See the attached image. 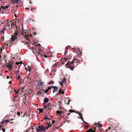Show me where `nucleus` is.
Segmentation results:
<instances>
[{
  "mask_svg": "<svg viewBox=\"0 0 132 132\" xmlns=\"http://www.w3.org/2000/svg\"><path fill=\"white\" fill-rule=\"evenodd\" d=\"M80 60L76 59H74L71 61H68L67 65L68 67L72 70L74 67H76L79 63H80Z\"/></svg>",
  "mask_w": 132,
  "mask_h": 132,
  "instance_id": "nucleus-1",
  "label": "nucleus"
},
{
  "mask_svg": "<svg viewBox=\"0 0 132 132\" xmlns=\"http://www.w3.org/2000/svg\"><path fill=\"white\" fill-rule=\"evenodd\" d=\"M13 26V23L12 21H11L10 22H8L6 23V25L5 26H6V27H9V28L10 29V28H12L13 27H12V26Z\"/></svg>",
  "mask_w": 132,
  "mask_h": 132,
  "instance_id": "nucleus-2",
  "label": "nucleus"
},
{
  "mask_svg": "<svg viewBox=\"0 0 132 132\" xmlns=\"http://www.w3.org/2000/svg\"><path fill=\"white\" fill-rule=\"evenodd\" d=\"M38 128H39V130L37 129V130L38 131H45V129L44 127L42 126H38Z\"/></svg>",
  "mask_w": 132,
  "mask_h": 132,
  "instance_id": "nucleus-3",
  "label": "nucleus"
},
{
  "mask_svg": "<svg viewBox=\"0 0 132 132\" xmlns=\"http://www.w3.org/2000/svg\"><path fill=\"white\" fill-rule=\"evenodd\" d=\"M69 111L70 112V113H68L67 114V117L66 118H69L68 116H69V115L70 114V113H72V112H75V111H74V110H72L71 109L70 110H69ZM65 113L66 114V115H67V111H65Z\"/></svg>",
  "mask_w": 132,
  "mask_h": 132,
  "instance_id": "nucleus-4",
  "label": "nucleus"
},
{
  "mask_svg": "<svg viewBox=\"0 0 132 132\" xmlns=\"http://www.w3.org/2000/svg\"><path fill=\"white\" fill-rule=\"evenodd\" d=\"M51 88H53L54 89L53 91V93H54L55 92L57 91L58 89V87L57 86H51Z\"/></svg>",
  "mask_w": 132,
  "mask_h": 132,
  "instance_id": "nucleus-5",
  "label": "nucleus"
},
{
  "mask_svg": "<svg viewBox=\"0 0 132 132\" xmlns=\"http://www.w3.org/2000/svg\"><path fill=\"white\" fill-rule=\"evenodd\" d=\"M44 82H43L41 80H39L38 82V85L39 86H43Z\"/></svg>",
  "mask_w": 132,
  "mask_h": 132,
  "instance_id": "nucleus-6",
  "label": "nucleus"
},
{
  "mask_svg": "<svg viewBox=\"0 0 132 132\" xmlns=\"http://www.w3.org/2000/svg\"><path fill=\"white\" fill-rule=\"evenodd\" d=\"M56 113L57 114H60V116H61V115L64 114V115H65V112H62V111H57L56 112Z\"/></svg>",
  "mask_w": 132,
  "mask_h": 132,
  "instance_id": "nucleus-7",
  "label": "nucleus"
},
{
  "mask_svg": "<svg viewBox=\"0 0 132 132\" xmlns=\"http://www.w3.org/2000/svg\"><path fill=\"white\" fill-rule=\"evenodd\" d=\"M9 7V6H2L0 8V11H1L2 9L3 10H6V9L8 8Z\"/></svg>",
  "mask_w": 132,
  "mask_h": 132,
  "instance_id": "nucleus-8",
  "label": "nucleus"
},
{
  "mask_svg": "<svg viewBox=\"0 0 132 132\" xmlns=\"http://www.w3.org/2000/svg\"><path fill=\"white\" fill-rule=\"evenodd\" d=\"M66 79L65 78H64L63 79L62 81L61 82H60V84H61V86H63V84L64 83V82L65 83L66 82Z\"/></svg>",
  "mask_w": 132,
  "mask_h": 132,
  "instance_id": "nucleus-9",
  "label": "nucleus"
},
{
  "mask_svg": "<svg viewBox=\"0 0 132 132\" xmlns=\"http://www.w3.org/2000/svg\"><path fill=\"white\" fill-rule=\"evenodd\" d=\"M13 64L12 62L10 63H9L8 64V65H7L6 67H8L10 68H12L13 67Z\"/></svg>",
  "mask_w": 132,
  "mask_h": 132,
  "instance_id": "nucleus-10",
  "label": "nucleus"
},
{
  "mask_svg": "<svg viewBox=\"0 0 132 132\" xmlns=\"http://www.w3.org/2000/svg\"><path fill=\"white\" fill-rule=\"evenodd\" d=\"M9 121V119H6V120H5L4 121L2 122L1 123L2 124H5V123H7V122H10Z\"/></svg>",
  "mask_w": 132,
  "mask_h": 132,
  "instance_id": "nucleus-11",
  "label": "nucleus"
},
{
  "mask_svg": "<svg viewBox=\"0 0 132 132\" xmlns=\"http://www.w3.org/2000/svg\"><path fill=\"white\" fill-rule=\"evenodd\" d=\"M49 101V99L48 98H44V103H47Z\"/></svg>",
  "mask_w": 132,
  "mask_h": 132,
  "instance_id": "nucleus-12",
  "label": "nucleus"
},
{
  "mask_svg": "<svg viewBox=\"0 0 132 132\" xmlns=\"http://www.w3.org/2000/svg\"><path fill=\"white\" fill-rule=\"evenodd\" d=\"M17 37L12 36L11 39H12V41H13L17 39Z\"/></svg>",
  "mask_w": 132,
  "mask_h": 132,
  "instance_id": "nucleus-13",
  "label": "nucleus"
},
{
  "mask_svg": "<svg viewBox=\"0 0 132 132\" xmlns=\"http://www.w3.org/2000/svg\"><path fill=\"white\" fill-rule=\"evenodd\" d=\"M19 0H12V3H14L19 4Z\"/></svg>",
  "mask_w": 132,
  "mask_h": 132,
  "instance_id": "nucleus-14",
  "label": "nucleus"
},
{
  "mask_svg": "<svg viewBox=\"0 0 132 132\" xmlns=\"http://www.w3.org/2000/svg\"><path fill=\"white\" fill-rule=\"evenodd\" d=\"M95 130H93L92 129H89L88 130H87V131H85V132H95Z\"/></svg>",
  "mask_w": 132,
  "mask_h": 132,
  "instance_id": "nucleus-15",
  "label": "nucleus"
},
{
  "mask_svg": "<svg viewBox=\"0 0 132 132\" xmlns=\"http://www.w3.org/2000/svg\"><path fill=\"white\" fill-rule=\"evenodd\" d=\"M51 89V87H49L48 89H46L44 91V92L45 93H47L49 91V90Z\"/></svg>",
  "mask_w": 132,
  "mask_h": 132,
  "instance_id": "nucleus-16",
  "label": "nucleus"
},
{
  "mask_svg": "<svg viewBox=\"0 0 132 132\" xmlns=\"http://www.w3.org/2000/svg\"><path fill=\"white\" fill-rule=\"evenodd\" d=\"M22 34L25 37L27 36V32L26 31H22Z\"/></svg>",
  "mask_w": 132,
  "mask_h": 132,
  "instance_id": "nucleus-17",
  "label": "nucleus"
},
{
  "mask_svg": "<svg viewBox=\"0 0 132 132\" xmlns=\"http://www.w3.org/2000/svg\"><path fill=\"white\" fill-rule=\"evenodd\" d=\"M68 49V48H67V47L66 48V49L65 50V52L64 53V55H65V56H66V55H67V49Z\"/></svg>",
  "mask_w": 132,
  "mask_h": 132,
  "instance_id": "nucleus-18",
  "label": "nucleus"
},
{
  "mask_svg": "<svg viewBox=\"0 0 132 132\" xmlns=\"http://www.w3.org/2000/svg\"><path fill=\"white\" fill-rule=\"evenodd\" d=\"M20 68V67H19L18 68H19L18 70L16 71L15 74H16V76H17V75L18 74V73L19 72V69Z\"/></svg>",
  "mask_w": 132,
  "mask_h": 132,
  "instance_id": "nucleus-19",
  "label": "nucleus"
},
{
  "mask_svg": "<svg viewBox=\"0 0 132 132\" xmlns=\"http://www.w3.org/2000/svg\"><path fill=\"white\" fill-rule=\"evenodd\" d=\"M6 28V26H4V28L3 30L1 31V33H4V30Z\"/></svg>",
  "mask_w": 132,
  "mask_h": 132,
  "instance_id": "nucleus-20",
  "label": "nucleus"
},
{
  "mask_svg": "<svg viewBox=\"0 0 132 132\" xmlns=\"http://www.w3.org/2000/svg\"><path fill=\"white\" fill-rule=\"evenodd\" d=\"M18 33L16 32H15L14 33V35L13 36L14 37H17V35Z\"/></svg>",
  "mask_w": 132,
  "mask_h": 132,
  "instance_id": "nucleus-21",
  "label": "nucleus"
},
{
  "mask_svg": "<svg viewBox=\"0 0 132 132\" xmlns=\"http://www.w3.org/2000/svg\"><path fill=\"white\" fill-rule=\"evenodd\" d=\"M85 129H88L89 128L88 127V126L89 125L88 124L87 125V124H85Z\"/></svg>",
  "mask_w": 132,
  "mask_h": 132,
  "instance_id": "nucleus-22",
  "label": "nucleus"
},
{
  "mask_svg": "<svg viewBox=\"0 0 132 132\" xmlns=\"http://www.w3.org/2000/svg\"><path fill=\"white\" fill-rule=\"evenodd\" d=\"M44 119L46 120L47 119H48V118L47 116H45L44 118Z\"/></svg>",
  "mask_w": 132,
  "mask_h": 132,
  "instance_id": "nucleus-23",
  "label": "nucleus"
},
{
  "mask_svg": "<svg viewBox=\"0 0 132 132\" xmlns=\"http://www.w3.org/2000/svg\"><path fill=\"white\" fill-rule=\"evenodd\" d=\"M18 77L16 79H17V80H18L19 79H20L21 80H22L21 79V78L20 76V75H18Z\"/></svg>",
  "mask_w": 132,
  "mask_h": 132,
  "instance_id": "nucleus-24",
  "label": "nucleus"
},
{
  "mask_svg": "<svg viewBox=\"0 0 132 132\" xmlns=\"http://www.w3.org/2000/svg\"><path fill=\"white\" fill-rule=\"evenodd\" d=\"M97 124L98 125V126L99 127H101L102 126L100 124L98 123H97Z\"/></svg>",
  "mask_w": 132,
  "mask_h": 132,
  "instance_id": "nucleus-25",
  "label": "nucleus"
},
{
  "mask_svg": "<svg viewBox=\"0 0 132 132\" xmlns=\"http://www.w3.org/2000/svg\"><path fill=\"white\" fill-rule=\"evenodd\" d=\"M27 67L28 68V71H29V72H30V70L31 69V67L29 66H28Z\"/></svg>",
  "mask_w": 132,
  "mask_h": 132,
  "instance_id": "nucleus-26",
  "label": "nucleus"
},
{
  "mask_svg": "<svg viewBox=\"0 0 132 132\" xmlns=\"http://www.w3.org/2000/svg\"><path fill=\"white\" fill-rule=\"evenodd\" d=\"M62 89H60V90H59V95H60V94L61 93V91H62Z\"/></svg>",
  "mask_w": 132,
  "mask_h": 132,
  "instance_id": "nucleus-27",
  "label": "nucleus"
},
{
  "mask_svg": "<svg viewBox=\"0 0 132 132\" xmlns=\"http://www.w3.org/2000/svg\"><path fill=\"white\" fill-rule=\"evenodd\" d=\"M39 110L40 113L42 112L43 111V109H39Z\"/></svg>",
  "mask_w": 132,
  "mask_h": 132,
  "instance_id": "nucleus-28",
  "label": "nucleus"
},
{
  "mask_svg": "<svg viewBox=\"0 0 132 132\" xmlns=\"http://www.w3.org/2000/svg\"><path fill=\"white\" fill-rule=\"evenodd\" d=\"M50 104V103H49L47 105H46V106L48 108L47 110H48L50 109V108H49V104Z\"/></svg>",
  "mask_w": 132,
  "mask_h": 132,
  "instance_id": "nucleus-29",
  "label": "nucleus"
},
{
  "mask_svg": "<svg viewBox=\"0 0 132 132\" xmlns=\"http://www.w3.org/2000/svg\"><path fill=\"white\" fill-rule=\"evenodd\" d=\"M51 83L52 84H53L54 83V82L53 81H51V82H49L48 84H50Z\"/></svg>",
  "mask_w": 132,
  "mask_h": 132,
  "instance_id": "nucleus-30",
  "label": "nucleus"
},
{
  "mask_svg": "<svg viewBox=\"0 0 132 132\" xmlns=\"http://www.w3.org/2000/svg\"><path fill=\"white\" fill-rule=\"evenodd\" d=\"M42 90H40V91H39L38 92V93L39 94H41L42 93Z\"/></svg>",
  "mask_w": 132,
  "mask_h": 132,
  "instance_id": "nucleus-31",
  "label": "nucleus"
},
{
  "mask_svg": "<svg viewBox=\"0 0 132 132\" xmlns=\"http://www.w3.org/2000/svg\"><path fill=\"white\" fill-rule=\"evenodd\" d=\"M80 118L82 120H84V119L82 117V115H81V116H80Z\"/></svg>",
  "mask_w": 132,
  "mask_h": 132,
  "instance_id": "nucleus-32",
  "label": "nucleus"
},
{
  "mask_svg": "<svg viewBox=\"0 0 132 132\" xmlns=\"http://www.w3.org/2000/svg\"><path fill=\"white\" fill-rule=\"evenodd\" d=\"M44 106L45 109H47V108L46 106V105L44 104Z\"/></svg>",
  "mask_w": 132,
  "mask_h": 132,
  "instance_id": "nucleus-33",
  "label": "nucleus"
},
{
  "mask_svg": "<svg viewBox=\"0 0 132 132\" xmlns=\"http://www.w3.org/2000/svg\"><path fill=\"white\" fill-rule=\"evenodd\" d=\"M83 121V122L84 123H85V124H87V125H88V123L87 122H85L84 120H82Z\"/></svg>",
  "mask_w": 132,
  "mask_h": 132,
  "instance_id": "nucleus-34",
  "label": "nucleus"
},
{
  "mask_svg": "<svg viewBox=\"0 0 132 132\" xmlns=\"http://www.w3.org/2000/svg\"><path fill=\"white\" fill-rule=\"evenodd\" d=\"M26 9L27 10H29L30 9V7H26Z\"/></svg>",
  "mask_w": 132,
  "mask_h": 132,
  "instance_id": "nucleus-35",
  "label": "nucleus"
},
{
  "mask_svg": "<svg viewBox=\"0 0 132 132\" xmlns=\"http://www.w3.org/2000/svg\"><path fill=\"white\" fill-rule=\"evenodd\" d=\"M78 113L79 114V115L80 116H81V115H82L81 114V112H79V113Z\"/></svg>",
  "mask_w": 132,
  "mask_h": 132,
  "instance_id": "nucleus-36",
  "label": "nucleus"
},
{
  "mask_svg": "<svg viewBox=\"0 0 132 132\" xmlns=\"http://www.w3.org/2000/svg\"><path fill=\"white\" fill-rule=\"evenodd\" d=\"M46 123L48 124H50V125H52V124L51 123V122L50 121L49 122H47Z\"/></svg>",
  "mask_w": 132,
  "mask_h": 132,
  "instance_id": "nucleus-37",
  "label": "nucleus"
},
{
  "mask_svg": "<svg viewBox=\"0 0 132 132\" xmlns=\"http://www.w3.org/2000/svg\"><path fill=\"white\" fill-rule=\"evenodd\" d=\"M112 127H109L108 128V130H110V129H112Z\"/></svg>",
  "mask_w": 132,
  "mask_h": 132,
  "instance_id": "nucleus-38",
  "label": "nucleus"
},
{
  "mask_svg": "<svg viewBox=\"0 0 132 132\" xmlns=\"http://www.w3.org/2000/svg\"><path fill=\"white\" fill-rule=\"evenodd\" d=\"M55 120H53L52 121V124H53V123H54L55 122Z\"/></svg>",
  "mask_w": 132,
  "mask_h": 132,
  "instance_id": "nucleus-39",
  "label": "nucleus"
},
{
  "mask_svg": "<svg viewBox=\"0 0 132 132\" xmlns=\"http://www.w3.org/2000/svg\"><path fill=\"white\" fill-rule=\"evenodd\" d=\"M9 70L10 71H11V70H12V68H10V67H9Z\"/></svg>",
  "mask_w": 132,
  "mask_h": 132,
  "instance_id": "nucleus-40",
  "label": "nucleus"
},
{
  "mask_svg": "<svg viewBox=\"0 0 132 132\" xmlns=\"http://www.w3.org/2000/svg\"><path fill=\"white\" fill-rule=\"evenodd\" d=\"M17 114L18 115H19V116L20 114V112H17Z\"/></svg>",
  "mask_w": 132,
  "mask_h": 132,
  "instance_id": "nucleus-41",
  "label": "nucleus"
},
{
  "mask_svg": "<svg viewBox=\"0 0 132 132\" xmlns=\"http://www.w3.org/2000/svg\"><path fill=\"white\" fill-rule=\"evenodd\" d=\"M47 124L48 126L49 127H50L51 126V125L49 124Z\"/></svg>",
  "mask_w": 132,
  "mask_h": 132,
  "instance_id": "nucleus-42",
  "label": "nucleus"
},
{
  "mask_svg": "<svg viewBox=\"0 0 132 132\" xmlns=\"http://www.w3.org/2000/svg\"><path fill=\"white\" fill-rule=\"evenodd\" d=\"M56 65L55 64H53V65H52V67H55V66H56Z\"/></svg>",
  "mask_w": 132,
  "mask_h": 132,
  "instance_id": "nucleus-43",
  "label": "nucleus"
},
{
  "mask_svg": "<svg viewBox=\"0 0 132 132\" xmlns=\"http://www.w3.org/2000/svg\"><path fill=\"white\" fill-rule=\"evenodd\" d=\"M19 64V62H16V65H18Z\"/></svg>",
  "mask_w": 132,
  "mask_h": 132,
  "instance_id": "nucleus-44",
  "label": "nucleus"
},
{
  "mask_svg": "<svg viewBox=\"0 0 132 132\" xmlns=\"http://www.w3.org/2000/svg\"><path fill=\"white\" fill-rule=\"evenodd\" d=\"M70 100H68V102L67 103V104L68 105H69V103H70Z\"/></svg>",
  "mask_w": 132,
  "mask_h": 132,
  "instance_id": "nucleus-45",
  "label": "nucleus"
},
{
  "mask_svg": "<svg viewBox=\"0 0 132 132\" xmlns=\"http://www.w3.org/2000/svg\"><path fill=\"white\" fill-rule=\"evenodd\" d=\"M64 92L63 91H62V92H61V93L62 94H64Z\"/></svg>",
  "mask_w": 132,
  "mask_h": 132,
  "instance_id": "nucleus-46",
  "label": "nucleus"
},
{
  "mask_svg": "<svg viewBox=\"0 0 132 132\" xmlns=\"http://www.w3.org/2000/svg\"><path fill=\"white\" fill-rule=\"evenodd\" d=\"M12 83V82L11 81H10L9 82V84H10Z\"/></svg>",
  "mask_w": 132,
  "mask_h": 132,
  "instance_id": "nucleus-47",
  "label": "nucleus"
},
{
  "mask_svg": "<svg viewBox=\"0 0 132 132\" xmlns=\"http://www.w3.org/2000/svg\"><path fill=\"white\" fill-rule=\"evenodd\" d=\"M2 130L4 132L5 131V129H3Z\"/></svg>",
  "mask_w": 132,
  "mask_h": 132,
  "instance_id": "nucleus-48",
  "label": "nucleus"
},
{
  "mask_svg": "<svg viewBox=\"0 0 132 132\" xmlns=\"http://www.w3.org/2000/svg\"><path fill=\"white\" fill-rule=\"evenodd\" d=\"M6 78L7 79H9L10 78V77L9 76H7L6 77Z\"/></svg>",
  "mask_w": 132,
  "mask_h": 132,
  "instance_id": "nucleus-49",
  "label": "nucleus"
},
{
  "mask_svg": "<svg viewBox=\"0 0 132 132\" xmlns=\"http://www.w3.org/2000/svg\"><path fill=\"white\" fill-rule=\"evenodd\" d=\"M44 56L45 57H47V56L46 55H44Z\"/></svg>",
  "mask_w": 132,
  "mask_h": 132,
  "instance_id": "nucleus-50",
  "label": "nucleus"
},
{
  "mask_svg": "<svg viewBox=\"0 0 132 132\" xmlns=\"http://www.w3.org/2000/svg\"><path fill=\"white\" fill-rule=\"evenodd\" d=\"M67 121H68V120L65 119V122H66Z\"/></svg>",
  "mask_w": 132,
  "mask_h": 132,
  "instance_id": "nucleus-51",
  "label": "nucleus"
},
{
  "mask_svg": "<svg viewBox=\"0 0 132 132\" xmlns=\"http://www.w3.org/2000/svg\"><path fill=\"white\" fill-rule=\"evenodd\" d=\"M28 68H26V67H25V69L27 71V70H28Z\"/></svg>",
  "mask_w": 132,
  "mask_h": 132,
  "instance_id": "nucleus-52",
  "label": "nucleus"
},
{
  "mask_svg": "<svg viewBox=\"0 0 132 132\" xmlns=\"http://www.w3.org/2000/svg\"><path fill=\"white\" fill-rule=\"evenodd\" d=\"M49 127L48 126H47L46 127V129H48V127Z\"/></svg>",
  "mask_w": 132,
  "mask_h": 132,
  "instance_id": "nucleus-53",
  "label": "nucleus"
},
{
  "mask_svg": "<svg viewBox=\"0 0 132 132\" xmlns=\"http://www.w3.org/2000/svg\"><path fill=\"white\" fill-rule=\"evenodd\" d=\"M61 103V102H59V106H60V103Z\"/></svg>",
  "mask_w": 132,
  "mask_h": 132,
  "instance_id": "nucleus-54",
  "label": "nucleus"
},
{
  "mask_svg": "<svg viewBox=\"0 0 132 132\" xmlns=\"http://www.w3.org/2000/svg\"><path fill=\"white\" fill-rule=\"evenodd\" d=\"M6 22H7H7H9V20H6Z\"/></svg>",
  "mask_w": 132,
  "mask_h": 132,
  "instance_id": "nucleus-55",
  "label": "nucleus"
},
{
  "mask_svg": "<svg viewBox=\"0 0 132 132\" xmlns=\"http://www.w3.org/2000/svg\"><path fill=\"white\" fill-rule=\"evenodd\" d=\"M19 63V64H22V62H20Z\"/></svg>",
  "mask_w": 132,
  "mask_h": 132,
  "instance_id": "nucleus-56",
  "label": "nucleus"
},
{
  "mask_svg": "<svg viewBox=\"0 0 132 132\" xmlns=\"http://www.w3.org/2000/svg\"><path fill=\"white\" fill-rule=\"evenodd\" d=\"M19 92L18 91H16V94H18V93Z\"/></svg>",
  "mask_w": 132,
  "mask_h": 132,
  "instance_id": "nucleus-57",
  "label": "nucleus"
},
{
  "mask_svg": "<svg viewBox=\"0 0 132 132\" xmlns=\"http://www.w3.org/2000/svg\"><path fill=\"white\" fill-rule=\"evenodd\" d=\"M48 119L49 120H52V119H51L50 118H48V119Z\"/></svg>",
  "mask_w": 132,
  "mask_h": 132,
  "instance_id": "nucleus-58",
  "label": "nucleus"
},
{
  "mask_svg": "<svg viewBox=\"0 0 132 132\" xmlns=\"http://www.w3.org/2000/svg\"><path fill=\"white\" fill-rule=\"evenodd\" d=\"M51 107H52V106H51V107H50V108L49 109L51 110L52 109Z\"/></svg>",
  "mask_w": 132,
  "mask_h": 132,
  "instance_id": "nucleus-59",
  "label": "nucleus"
},
{
  "mask_svg": "<svg viewBox=\"0 0 132 132\" xmlns=\"http://www.w3.org/2000/svg\"><path fill=\"white\" fill-rule=\"evenodd\" d=\"M64 59H65V60H64V61H66L67 60H66V58H65H65H64Z\"/></svg>",
  "mask_w": 132,
  "mask_h": 132,
  "instance_id": "nucleus-60",
  "label": "nucleus"
},
{
  "mask_svg": "<svg viewBox=\"0 0 132 132\" xmlns=\"http://www.w3.org/2000/svg\"><path fill=\"white\" fill-rule=\"evenodd\" d=\"M14 15L15 16V17H16V14H14Z\"/></svg>",
  "mask_w": 132,
  "mask_h": 132,
  "instance_id": "nucleus-61",
  "label": "nucleus"
},
{
  "mask_svg": "<svg viewBox=\"0 0 132 132\" xmlns=\"http://www.w3.org/2000/svg\"><path fill=\"white\" fill-rule=\"evenodd\" d=\"M2 39H4V37H2Z\"/></svg>",
  "mask_w": 132,
  "mask_h": 132,
  "instance_id": "nucleus-62",
  "label": "nucleus"
},
{
  "mask_svg": "<svg viewBox=\"0 0 132 132\" xmlns=\"http://www.w3.org/2000/svg\"><path fill=\"white\" fill-rule=\"evenodd\" d=\"M13 123V122H11L10 123V124H11V123Z\"/></svg>",
  "mask_w": 132,
  "mask_h": 132,
  "instance_id": "nucleus-63",
  "label": "nucleus"
},
{
  "mask_svg": "<svg viewBox=\"0 0 132 132\" xmlns=\"http://www.w3.org/2000/svg\"><path fill=\"white\" fill-rule=\"evenodd\" d=\"M38 45V46H40V44H39Z\"/></svg>",
  "mask_w": 132,
  "mask_h": 132,
  "instance_id": "nucleus-64",
  "label": "nucleus"
}]
</instances>
